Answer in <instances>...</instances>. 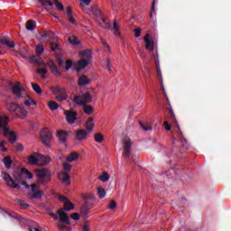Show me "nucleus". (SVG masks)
Masks as SVG:
<instances>
[{"instance_id":"nucleus-1","label":"nucleus","mask_w":231,"mask_h":231,"mask_svg":"<svg viewBox=\"0 0 231 231\" xmlns=\"http://www.w3.org/2000/svg\"><path fill=\"white\" fill-rule=\"evenodd\" d=\"M72 101L76 106H83V111L86 115H91L93 113V107L87 104L93 102V97L89 92H86L82 95H79L73 97Z\"/></svg>"},{"instance_id":"nucleus-2","label":"nucleus","mask_w":231,"mask_h":231,"mask_svg":"<svg viewBox=\"0 0 231 231\" xmlns=\"http://www.w3.org/2000/svg\"><path fill=\"white\" fill-rule=\"evenodd\" d=\"M7 109L11 115H14V116H17L18 118H26V116L28 115V112L16 103H8Z\"/></svg>"},{"instance_id":"nucleus-3","label":"nucleus","mask_w":231,"mask_h":231,"mask_svg":"<svg viewBox=\"0 0 231 231\" xmlns=\"http://www.w3.org/2000/svg\"><path fill=\"white\" fill-rule=\"evenodd\" d=\"M36 176L39 178V183H50L51 181V171L46 168L36 170Z\"/></svg>"},{"instance_id":"nucleus-4","label":"nucleus","mask_w":231,"mask_h":231,"mask_svg":"<svg viewBox=\"0 0 231 231\" xmlns=\"http://www.w3.org/2000/svg\"><path fill=\"white\" fill-rule=\"evenodd\" d=\"M13 95L15 100H19V98H24V93H26V88L21 86L20 82H16L11 88Z\"/></svg>"},{"instance_id":"nucleus-5","label":"nucleus","mask_w":231,"mask_h":231,"mask_svg":"<svg viewBox=\"0 0 231 231\" xmlns=\"http://www.w3.org/2000/svg\"><path fill=\"white\" fill-rule=\"evenodd\" d=\"M169 115L171 116V122L176 124V127L179 132V138L180 142H185L187 143V138L183 136V132H181V128H180V125L178 124V120L176 119V115L174 114V110H172V106L168 107Z\"/></svg>"},{"instance_id":"nucleus-6","label":"nucleus","mask_w":231,"mask_h":231,"mask_svg":"<svg viewBox=\"0 0 231 231\" xmlns=\"http://www.w3.org/2000/svg\"><path fill=\"white\" fill-rule=\"evenodd\" d=\"M8 117L0 114V134L8 137Z\"/></svg>"},{"instance_id":"nucleus-7","label":"nucleus","mask_w":231,"mask_h":231,"mask_svg":"<svg viewBox=\"0 0 231 231\" xmlns=\"http://www.w3.org/2000/svg\"><path fill=\"white\" fill-rule=\"evenodd\" d=\"M51 131L48 128H43L40 133V138L42 141V143L46 145V147H50V142H51Z\"/></svg>"},{"instance_id":"nucleus-8","label":"nucleus","mask_w":231,"mask_h":231,"mask_svg":"<svg viewBox=\"0 0 231 231\" xmlns=\"http://www.w3.org/2000/svg\"><path fill=\"white\" fill-rule=\"evenodd\" d=\"M123 144H124L123 156H125V158H129V156H131V147H133V142L131 141V138H129L128 136H125L123 140Z\"/></svg>"},{"instance_id":"nucleus-9","label":"nucleus","mask_w":231,"mask_h":231,"mask_svg":"<svg viewBox=\"0 0 231 231\" xmlns=\"http://www.w3.org/2000/svg\"><path fill=\"white\" fill-rule=\"evenodd\" d=\"M56 62L58 63V66H60V68H64L65 66L66 71H69V69H71L73 66V61L71 60H67L64 62V60H62V56L60 54L56 55Z\"/></svg>"},{"instance_id":"nucleus-10","label":"nucleus","mask_w":231,"mask_h":231,"mask_svg":"<svg viewBox=\"0 0 231 231\" xmlns=\"http://www.w3.org/2000/svg\"><path fill=\"white\" fill-rule=\"evenodd\" d=\"M2 178L8 187L17 189H21V184H15V180L7 172H2Z\"/></svg>"},{"instance_id":"nucleus-11","label":"nucleus","mask_w":231,"mask_h":231,"mask_svg":"<svg viewBox=\"0 0 231 231\" xmlns=\"http://www.w3.org/2000/svg\"><path fill=\"white\" fill-rule=\"evenodd\" d=\"M83 57H85V59L79 60L78 64L81 69H86V68H88V64H89V59H91V51L87 50L83 51Z\"/></svg>"},{"instance_id":"nucleus-12","label":"nucleus","mask_w":231,"mask_h":231,"mask_svg":"<svg viewBox=\"0 0 231 231\" xmlns=\"http://www.w3.org/2000/svg\"><path fill=\"white\" fill-rule=\"evenodd\" d=\"M23 176H25V178H28L29 180L33 178V174L30 172V171H28L26 168H22L20 172H18V176L14 177V180L21 184L23 181Z\"/></svg>"},{"instance_id":"nucleus-13","label":"nucleus","mask_w":231,"mask_h":231,"mask_svg":"<svg viewBox=\"0 0 231 231\" xmlns=\"http://www.w3.org/2000/svg\"><path fill=\"white\" fill-rule=\"evenodd\" d=\"M36 189H37V184L31 185V190L32 193L29 195V199H41V198L44 196V192L42 190L37 191Z\"/></svg>"},{"instance_id":"nucleus-14","label":"nucleus","mask_w":231,"mask_h":231,"mask_svg":"<svg viewBox=\"0 0 231 231\" xmlns=\"http://www.w3.org/2000/svg\"><path fill=\"white\" fill-rule=\"evenodd\" d=\"M64 115L66 116V121L70 125H73L75 120H77V116H79V113L77 111H71V110H64Z\"/></svg>"},{"instance_id":"nucleus-15","label":"nucleus","mask_w":231,"mask_h":231,"mask_svg":"<svg viewBox=\"0 0 231 231\" xmlns=\"http://www.w3.org/2000/svg\"><path fill=\"white\" fill-rule=\"evenodd\" d=\"M57 214L60 216V220H61L62 223H66V225H71L69 217L68 216V213L64 212V208L58 209Z\"/></svg>"},{"instance_id":"nucleus-16","label":"nucleus","mask_w":231,"mask_h":231,"mask_svg":"<svg viewBox=\"0 0 231 231\" xmlns=\"http://www.w3.org/2000/svg\"><path fill=\"white\" fill-rule=\"evenodd\" d=\"M47 65L49 66L51 73L55 75V77H60V70H59V67H57V64H55V62L50 60L48 61Z\"/></svg>"},{"instance_id":"nucleus-17","label":"nucleus","mask_w":231,"mask_h":231,"mask_svg":"<svg viewBox=\"0 0 231 231\" xmlns=\"http://www.w3.org/2000/svg\"><path fill=\"white\" fill-rule=\"evenodd\" d=\"M143 41L145 42V48L146 50H148V51H154V41L149 39V33H147L144 37H143Z\"/></svg>"},{"instance_id":"nucleus-18","label":"nucleus","mask_w":231,"mask_h":231,"mask_svg":"<svg viewBox=\"0 0 231 231\" xmlns=\"http://www.w3.org/2000/svg\"><path fill=\"white\" fill-rule=\"evenodd\" d=\"M91 84V79L86 75H81L78 79V86L79 88H84V86H89Z\"/></svg>"},{"instance_id":"nucleus-19","label":"nucleus","mask_w":231,"mask_h":231,"mask_svg":"<svg viewBox=\"0 0 231 231\" xmlns=\"http://www.w3.org/2000/svg\"><path fill=\"white\" fill-rule=\"evenodd\" d=\"M58 179L61 183H64L65 185H69L71 182L69 181V174L67 172L61 171L58 174Z\"/></svg>"},{"instance_id":"nucleus-20","label":"nucleus","mask_w":231,"mask_h":231,"mask_svg":"<svg viewBox=\"0 0 231 231\" xmlns=\"http://www.w3.org/2000/svg\"><path fill=\"white\" fill-rule=\"evenodd\" d=\"M88 138V131L86 130H77L75 139L79 142H82V140H86Z\"/></svg>"},{"instance_id":"nucleus-21","label":"nucleus","mask_w":231,"mask_h":231,"mask_svg":"<svg viewBox=\"0 0 231 231\" xmlns=\"http://www.w3.org/2000/svg\"><path fill=\"white\" fill-rule=\"evenodd\" d=\"M39 158H41V154L32 152V154L28 157V162L30 165H37V163H39Z\"/></svg>"},{"instance_id":"nucleus-22","label":"nucleus","mask_w":231,"mask_h":231,"mask_svg":"<svg viewBox=\"0 0 231 231\" xmlns=\"http://www.w3.org/2000/svg\"><path fill=\"white\" fill-rule=\"evenodd\" d=\"M68 132L64 130L58 131V140L60 143H66V140L68 138Z\"/></svg>"},{"instance_id":"nucleus-23","label":"nucleus","mask_w":231,"mask_h":231,"mask_svg":"<svg viewBox=\"0 0 231 231\" xmlns=\"http://www.w3.org/2000/svg\"><path fill=\"white\" fill-rule=\"evenodd\" d=\"M90 208L91 206H89V202H85V204L81 207L80 213L84 216V217H88Z\"/></svg>"},{"instance_id":"nucleus-24","label":"nucleus","mask_w":231,"mask_h":231,"mask_svg":"<svg viewBox=\"0 0 231 231\" xmlns=\"http://www.w3.org/2000/svg\"><path fill=\"white\" fill-rule=\"evenodd\" d=\"M97 21H98L100 26H102V28H106V30H109L111 28V23H109V21L105 19L104 16L97 19Z\"/></svg>"},{"instance_id":"nucleus-25","label":"nucleus","mask_w":231,"mask_h":231,"mask_svg":"<svg viewBox=\"0 0 231 231\" xmlns=\"http://www.w3.org/2000/svg\"><path fill=\"white\" fill-rule=\"evenodd\" d=\"M26 30L29 32H33L37 28V23L33 20H28L25 24Z\"/></svg>"},{"instance_id":"nucleus-26","label":"nucleus","mask_w":231,"mask_h":231,"mask_svg":"<svg viewBox=\"0 0 231 231\" xmlns=\"http://www.w3.org/2000/svg\"><path fill=\"white\" fill-rule=\"evenodd\" d=\"M0 43L7 46L8 48H15V43L8 41L5 37L0 38Z\"/></svg>"},{"instance_id":"nucleus-27","label":"nucleus","mask_w":231,"mask_h":231,"mask_svg":"<svg viewBox=\"0 0 231 231\" xmlns=\"http://www.w3.org/2000/svg\"><path fill=\"white\" fill-rule=\"evenodd\" d=\"M73 208H75V205L71 201H65L63 205V211L65 210L66 212H69V210H73Z\"/></svg>"},{"instance_id":"nucleus-28","label":"nucleus","mask_w":231,"mask_h":231,"mask_svg":"<svg viewBox=\"0 0 231 231\" xmlns=\"http://www.w3.org/2000/svg\"><path fill=\"white\" fill-rule=\"evenodd\" d=\"M42 6H43V8H45V10H50L49 6H53V3L50 0H38Z\"/></svg>"},{"instance_id":"nucleus-29","label":"nucleus","mask_w":231,"mask_h":231,"mask_svg":"<svg viewBox=\"0 0 231 231\" xmlns=\"http://www.w3.org/2000/svg\"><path fill=\"white\" fill-rule=\"evenodd\" d=\"M85 127H86L87 131H93V127H95V124H93V117H89L87 120Z\"/></svg>"},{"instance_id":"nucleus-30","label":"nucleus","mask_w":231,"mask_h":231,"mask_svg":"<svg viewBox=\"0 0 231 231\" xmlns=\"http://www.w3.org/2000/svg\"><path fill=\"white\" fill-rule=\"evenodd\" d=\"M10 143H15L17 142V136H15V132H10V128H8V134Z\"/></svg>"},{"instance_id":"nucleus-31","label":"nucleus","mask_w":231,"mask_h":231,"mask_svg":"<svg viewBox=\"0 0 231 231\" xmlns=\"http://www.w3.org/2000/svg\"><path fill=\"white\" fill-rule=\"evenodd\" d=\"M79 159V153L76 152H72L70 154L67 156V162H75V160Z\"/></svg>"},{"instance_id":"nucleus-32","label":"nucleus","mask_w":231,"mask_h":231,"mask_svg":"<svg viewBox=\"0 0 231 231\" xmlns=\"http://www.w3.org/2000/svg\"><path fill=\"white\" fill-rule=\"evenodd\" d=\"M40 161L41 165H48L51 162V158L50 156L40 155Z\"/></svg>"},{"instance_id":"nucleus-33","label":"nucleus","mask_w":231,"mask_h":231,"mask_svg":"<svg viewBox=\"0 0 231 231\" xmlns=\"http://www.w3.org/2000/svg\"><path fill=\"white\" fill-rule=\"evenodd\" d=\"M31 86H32L33 91H35V93H37V95H42V89L41 88V86H39V84L32 82Z\"/></svg>"},{"instance_id":"nucleus-34","label":"nucleus","mask_w":231,"mask_h":231,"mask_svg":"<svg viewBox=\"0 0 231 231\" xmlns=\"http://www.w3.org/2000/svg\"><path fill=\"white\" fill-rule=\"evenodd\" d=\"M92 14L97 16V19H100L102 17V11L98 8V6L94 5L92 6Z\"/></svg>"},{"instance_id":"nucleus-35","label":"nucleus","mask_w":231,"mask_h":231,"mask_svg":"<svg viewBox=\"0 0 231 231\" xmlns=\"http://www.w3.org/2000/svg\"><path fill=\"white\" fill-rule=\"evenodd\" d=\"M14 201H16V203L20 204L21 208H23V209L30 208L29 204L21 199H15Z\"/></svg>"},{"instance_id":"nucleus-36","label":"nucleus","mask_w":231,"mask_h":231,"mask_svg":"<svg viewBox=\"0 0 231 231\" xmlns=\"http://www.w3.org/2000/svg\"><path fill=\"white\" fill-rule=\"evenodd\" d=\"M4 163H5V166L6 169H10L12 167V163H13L12 157H10V156L5 157Z\"/></svg>"},{"instance_id":"nucleus-37","label":"nucleus","mask_w":231,"mask_h":231,"mask_svg":"<svg viewBox=\"0 0 231 231\" xmlns=\"http://www.w3.org/2000/svg\"><path fill=\"white\" fill-rule=\"evenodd\" d=\"M97 196L99 199H104L106 198V189L102 187L97 188Z\"/></svg>"},{"instance_id":"nucleus-38","label":"nucleus","mask_w":231,"mask_h":231,"mask_svg":"<svg viewBox=\"0 0 231 231\" xmlns=\"http://www.w3.org/2000/svg\"><path fill=\"white\" fill-rule=\"evenodd\" d=\"M139 125L143 131H152V126L147 123L139 122Z\"/></svg>"},{"instance_id":"nucleus-39","label":"nucleus","mask_w":231,"mask_h":231,"mask_svg":"<svg viewBox=\"0 0 231 231\" xmlns=\"http://www.w3.org/2000/svg\"><path fill=\"white\" fill-rule=\"evenodd\" d=\"M81 198L83 199H91L92 201H95V199H97V198L95 197V195L91 194V193H83L81 195Z\"/></svg>"},{"instance_id":"nucleus-40","label":"nucleus","mask_w":231,"mask_h":231,"mask_svg":"<svg viewBox=\"0 0 231 231\" xmlns=\"http://www.w3.org/2000/svg\"><path fill=\"white\" fill-rule=\"evenodd\" d=\"M45 210L48 212L51 217H53V219H59V217L55 213H53V211H51V207L46 206Z\"/></svg>"},{"instance_id":"nucleus-41","label":"nucleus","mask_w":231,"mask_h":231,"mask_svg":"<svg viewBox=\"0 0 231 231\" xmlns=\"http://www.w3.org/2000/svg\"><path fill=\"white\" fill-rule=\"evenodd\" d=\"M94 140L97 143H102L104 142V135L102 134H95Z\"/></svg>"},{"instance_id":"nucleus-42","label":"nucleus","mask_w":231,"mask_h":231,"mask_svg":"<svg viewBox=\"0 0 231 231\" xmlns=\"http://www.w3.org/2000/svg\"><path fill=\"white\" fill-rule=\"evenodd\" d=\"M49 108L51 111H56V109H59V104H57L55 101H50Z\"/></svg>"},{"instance_id":"nucleus-43","label":"nucleus","mask_w":231,"mask_h":231,"mask_svg":"<svg viewBox=\"0 0 231 231\" xmlns=\"http://www.w3.org/2000/svg\"><path fill=\"white\" fill-rule=\"evenodd\" d=\"M35 51H36L37 57H41V55L44 53V47L42 45H37Z\"/></svg>"},{"instance_id":"nucleus-44","label":"nucleus","mask_w":231,"mask_h":231,"mask_svg":"<svg viewBox=\"0 0 231 231\" xmlns=\"http://www.w3.org/2000/svg\"><path fill=\"white\" fill-rule=\"evenodd\" d=\"M68 98V94H58L56 96V100H58V102H64V100H67Z\"/></svg>"},{"instance_id":"nucleus-45","label":"nucleus","mask_w":231,"mask_h":231,"mask_svg":"<svg viewBox=\"0 0 231 231\" xmlns=\"http://www.w3.org/2000/svg\"><path fill=\"white\" fill-rule=\"evenodd\" d=\"M100 181L106 182L107 180H109V174L107 172H103L101 176H99Z\"/></svg>"},{"instance_id":"nucleus-46","label":"nucleus","mask_w":231,"mask_h":231,"mask_svg":"<svg viewBox=\"0 0 231 231\" xmlns=\"http://www.w3.org/2000/svg\"><path fill=\"white\" fill-rule=\"evenodd\" d=\"M51 51H59V50H60V45L56 42H52L51 43Z\"/></svg>"},{"instance_id":"nucleus-47","label":"nucleus","mask_w":231,"mask_h":231,"mask_svg":"<svg viewBox=\"0 0 231 231\" xmlns=\"http://www.w3.org/2000/svg\"><path fill=\"white\" fill-rule=\"evenodd\" d=\"M37 73L42 75V79H44V77H46V73H48V69H38Z\"/></svg>"},{"instance_id":"nucleus-48","label":"nucleus","mask_w":231,"mask_h":231,"mask_svg":"<svg viewBox=\"0 0 231 231\" xmlns=\"http://www.w3.org/2000/svg\"><path fill=\"white\" fill-rule=\"evenodd\" d=\"M55 93H58V95H66V90L60 87H57L55 88Z\"/></svg>"},{"instance_id":"nucleus-49","label":"nucleus","mask_w":231,"mask_h":231,"mask_svg":"<svg viewBox=\"0 0 231 231\" xmlns=\"http://www.w3.org/2000/svg\"><path fill=\"white\" fill-rule=\"evenodd\" d=\"M58 228H59L60 231H69V230H71L69 226H67L65 225H62V224L59 225Z\"/></svg>"},{"instance_id":"nucleus-50","label":"nucleus","mask_w":231,"mask_h":231,"mask_svg":"<svg viewBox=\"0 0 231 231\" xmlns=\"http://www.w3.org/2000/svg\"><path fill=\"white\" fill-rule=\"evenodd\" d=\"M71 219H73L74 221H79V219H80V215L79 213H72L70 215Z\"/></svg>"},{"instance_id":"nucleus-51","label":"nucleus","mask_w":231,"mask_h":231,"mask_svg":"<svg viewBox=\"0 0 231 231\" xmlns=\"http://www.w3.org/2000/svg\"><path fill=\"white\" fill-rule=\"evenodd\" d=\"M30 62H32V64H39V60L37 59V56H31Z\"/></svg>"},{"instance_id":"nucleus-52","label":"nucleus","mask_w":231,"mask_h":231,"mask_svg":"<svg viewBox=\"0 0 231 231\" xmlns=\"http://www.w3.org/2000/svg\"><path fill=\"white\" fill-rule=\"evenodd\" d=\"M69 42H70V44H79V42L77 41V37H74V36H70L69 38Z\"/></svg>"},{"instance_id":"nucleus-53","label":"nucleus","mask_w":231,"mask_h":231,"mask_svg":"<svg viewBox=\"0 0 231 231\" xmlns=\"http://www.w3.org/2000/svg\"><path fill=\"white\" fill-rule=\"evenodd\" d=\"M156 10V0L152 1L150 17H152V13Z\"/></svg>"},{"instance_id":"nucleus-54","label":"nucleus","mask_w":231,"mask_h":231,"mask_svg":"<svg viewBox=\"0 0 231 231\" xmlns=\"http://www.w3.org/2000/svg\"><path fill=\"white\" fill-rule=\"evenodd\" d=\"M163 127L166 131H171V129H172V126H171V125H169V121H164Z\"/></svg>"},{"instance_id":"nucleus-55","label":"nucleus","mask_w":231,"mask_h":231,"mask_svg":"<svg viewBox=\"0 0 231 231\" xmlns=\"http://www.w3.org/2000/svg\"><path fill=\"white\" fill-rule=\"evenodd\" d=\"M108 208L110 210H115V208H116V202L115 200H111Z\"/></svg>"},{"instance_id":"nucleus-56","label":"nucleus","mask_w":231,"mask_h":231,"mask_svg":"<svg viewBox=\"0 0 231 231\" xmlns=\"http://www.w3.org/2000/svg\"><path fill=\"white\" fill-rule=\"evenodd\" d=\"M55 6H56V10H58V12L64 11V5L62 4H60V2L59 4H57Z\"/></svg>"},{"instance_id":"nucleus-57","label":"nucleus","mask_w":231,"mask_h":231,"mask_svg":"<svg viewBox=\"0 0 231 231\" xmlns=\"http://www.w3.org/2000/svg\"><path fill=\"white\" fill-rule=\"evenodd\" d=\"M71 164H69V163H68V162H65V163H63V169H64V171H71Z\"/></svg>"},{"instance_id":"nucleus-58","label":"nucleus","mask_w":231,"mask_h":231,"mask_svg":"<svg viewBox=\"0 0 231 231\" xmlns=\"http://www.w3.org/2000/svg\"><path fill=\"white\" fill-rule=\"evenodd\" d=\"M66 14H67V17H69V15H73V9L71 8V6L67 7Z\"/></svg>"},{"instance_id":"nucleus-59","label":"nucleus","mask_w":231,"mask_h":231,"mask_svg":"<svg viewBox=\"0 0 231 231\" xmlns=\"http://www.w3.org/2000/svg\"><path fill=\"white\" fill-rule=\"evenodd\" d=\"M58 199H59L60 201H61V203H65V201H68V197H66V196H64V195H60V196L58 197Z\"/></svg>"},{"instance_id":"nucleus-60","label":"nucleus","mask_w":231,"mask_h":231,"mask_svg":"<svg viewBox=\"0 0 231 231\" xmlns=\"http://www.w3.org/2000/svg\"><path fill=\"white\" fill-rule=\"evenodd\" d=\"M134 33H135V37H140V35H142V29L141 28L134 29Z\"/></svg>"},{"instance_id":"nucleus-61","label":"nucleus","mask_w":231,"mask_h":231,"mask_svg":"<svg viewBox=\"0 0 231 231\" xmlns=\"http://www.w3.org/2000/svg\"><path fill=\"white\" fill-rule=\"evenodd\" d=\"M106 68L108 71H112L111 69V58H106Z\"/></svg>"},{"instance_id":"nucleus-62","label":"nucleus","mask_w":231,"mask_h":231,"mask_svg":"<svg viewBox=\"0 0 231 231\" xmlns=\"http://www.w3.org/2000/svg\"><path fill=\"white\" fill-rule=\"evenodd\" d=\"M16 151H18L19 152L24 151V146L23 145V143H18L16 145Z\"/></svg>"},{"instance_id":"nucleus-63","label":"nucleus","mask_w":231,"mask_h":231,"mask_svg":"<svg viewBox=\"0 0 231 231\" xmlns=\"http://www.w3.org/2000/svg\"><path fill=\"white\" fill-rule=\"evenodd\" d=\"M114 30L115 31L120 30V24L118 23L116 19L114 20Z\"/></svg>"},{"instance_id":"nucleus-64","label":"nucleus","mask_w":231,"mask_h":231,"mask_svg":"<svg viewBox=\"0 0 231 231\" xmlns=\"http://www.w3.org/2000/svg\"><path fill=\"white\" fill-rule=\"evenodd\" d=\"M69 19V23H70L71 24H75L76 21L75 17H73V14H70L69 16H68Z\"/></svg>"}]
</instances>
